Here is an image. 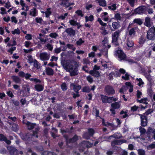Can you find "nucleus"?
<instances>
[{"mask_svg":"<svg viewBox=\"0 0 155 155\" xmlns=\"http://www.w3.org/2000/svg\"><path fill=\"white\" fill-rule=\"evenodd\" d=\"M62 65L66 71L70 72L71 76H75L78 74L76 62L65 61L62 63Z\"/></svg>","mask_w":155,"mask_h":155,"instance_id":"f257e3e1","label":"nucleus"},{"mask_svg":"<svg viewBox=\"0 0 155 155\" xmlns=\"http://www.w3.org/2000/svg\"><path fill=\"white\" fill-rule=\"evenodd\" d=\"M115 55L118 57L120 60H124L126 58V56L122 50L118 49L115 51Z\"/></svg>","mask_w":155,"mask_h":155,"instance_id":"f03ea898","label":"nucleus"},{"mask_svg":"<svg viewBox=\"0 0 155 155\" xmlns=\"http://www.w3.org/2000/svg\"><path fill=\"white\" fill-rule=\"evenodd\" d=\"M120 103L117 102H115L111 104V108L110 109V111L112 114H116L115 110L119 108L120 107Z\"/></svg>","mask_w":155,"mask_h":155,"instance_id":"7ed1b4c3","label":"nucleus"},{"mask_svg":"<svg viewBox=\"0 0 155 155\" xmlns=\"http://www.w3.org/2000/svg\"><path fill=\"white\" fill-rule=\"evenodd\" d=\"M146 37L149 40L153 41L155 39V33L153 28H150L147 31Z\"/></svg>","mask_w":155,"mask_h":155,"instance_id":"20e7f679","label":"nucleus"},{"mask_svg":"<svg viewBox=\"0 0 155 155\" xmlns=\"http://www.w3.org/2000/svg\"><path fill=\"white\" fill-rule=\"evenodd\" d=\"M30 87L28 85H26L23 87V90L20 91V95L22 97L28 96L30 94Z\"/></svg>","mask_w":155,"mask_h":155,"instance_id":"39448f33","label":"nucleus"},{"mask_svg":"<svg viewBox=\"0 0 155 155\" xmlns=\"http://www.w3.org/2000/svg\"><path fill=\"white\" fill-rule=\"evenodd\" d=\"M39 57L41 60L46 61L49 59L50 54H48L47 52H43L40 54Z\"/></svg>","mask_w":155,"mask_h":155,"instance_id":"423d86ee","label":"nucleus"},{"mask_svg":"<svg viewBox=\"0 0 155 155\" xmlns=\"http://www.w3.org/2000/svg\"><path fill=\"white\" fill-rule=\"evenodd\" d=\"M104 90L108 94L113 95L115 93L113 87L109 85H107L105 87Z\"/></svg>","mask_w":155,"mask_h":155,"instance_id":"0eeeda50","label":"nucleus"},{"mask_svg":"<svg viewBox=\"0 0 155 155\" xmlns=\"http://www.w3.org/2000/svg\"><path fill=\"white\" fill-rule=\"evenodd\" d=\"M121 32L120 30H117L114 32L112 35V42H116L117 41Z\"/></svg>","mask_w":155,"mask_h":155,"instance_id":"6e6552de","label":"nucleus"},{"mask_svg":"<svg viewBox=\"0 0 155 155\" xmlns=\"http://www.w3.org/2000/svg\"><path fill=\"white\" fill-rule=\"evenodd\" d=\"M141 119V125L143 127H145L147 125V118L146 116L143 115L139 114Z\"/></svg>","mask_w":155,"mask_h":155,"instance_id":"1a4fd4ad","label":"nucleus"},{"mask_svg":"<svg viewBox=\"0 0 155 155\" xmlns=\"http://www.w3.org/2000/svg\"><path fill=\"white\" fill-rule=\"evenodd\" d=\"M10 155H18V151L15 147L9 146L8 147Z\"/></svg>","mask_w":155,"mask_h":155,"instance_id":"9d476101","label":"nucleus"},{"mask_svg":"<svg viewBox=\"0 0 155 155\" xmlns=\"http://www.w3.org/2000/svg\"><path fill=\"white\" fill-rule=\"evenodd\" d=\"M145 7L144 6H140L136 8L134 12V14H141L144 12Z\"/></svg>","mask_w":155,"mask_h":155,"instance_id":"9b49d317","label":"nucleus"},{"mask_svg":"<svg viewBox=\"0 0 155 155\" xmlns=\"http://www.w3.org/2000/svg\"><path fill=\"white\" fill-rule=\"evenodd\" d=\"M100 96L103 103H110L111 102V101H110V99L112 98V97H108L103 94H101Z\"/></svg>","mask_w":155,"mask_h":155,"instance_id":"f8f14e48","label":"nucleus"},{"mask_svg":"<svg viewBox=\"0 0 155 155\" xmlns=\"http://www.w3.org/2000/svg\"><path fill=\"white\" fill-rule=\"evenodd\" d=\"M65 32L70 36H74L76 33L75 30L71 28H67L65 30Z\"/></svg>","mask_w":155,"mask_h":155,"instance_id":"ddd939ff","label":"nucleus"},{"mask_svg":"<svg viewBox=\"0 0 155 155\" xmlns=\"http://www.w3.org/2000/svg\"><path fill=\"white\" fill-rule=\"evenodd\" d=\"M64 137L66 139L67 142H74L77 141L78 139V136L75 135L72 139H70L68 140V137L66 135H64Z\"/></svg>","mask_w":155,"mask_h":155,"instance_id":"4468645a","label":"nucleus"},{"mask_svg":"<svg viewBox=\"0 0 155 155\" xmlns=\"http://www.w3.org/2000/svg\"><path fill=\"white\" fill-rule=\"evenodd\" d=\"M108 40L107 38H104V40L102 41V43L105 48L108 49L110 48L111 46L108 44Z\"/></svg>","mask_w":155,"mask_h":155,"instance_id":"2eb2a0df","label":"nucleus"},{"mask_svg":"<svg viewBox=\"0 0 155 155\" xmlns=\"http://www.w3.org/2000/svg\"><path fill=\"white\" fill-rule=\"evenodd\" d=\"M23 123L27 126V128L29 130L33 129L36 126L35 124L31 123L29 122H26L23 121Z\"/></svg>","mask_w":155,"mask_h":155,"instance_id":"dca6fc26","label":"nucleus"},{"mask_svg":"<svg viewBox=\"0 0 155 155\" xmlns=\"http://www.w3.org/2000/svg\"><path fill=\"white\" fill-rule=\"evenodd\" d=\"M89 73L95 77H98L100 76V73L97 71L91 70Z\"/></svg>","mask_w":155,"mask_h":155,"instance_id":"f3484780","label":"nucleus"},{"mask_svg":"<svg viewBox=\"0 0 155 155\" xmlns=\"http://www.w3.org/2000/svg\"><path fill=\"white\" fill-rule=\"evenodd\" d=\"M110 26L111 30L112 31H114L115 30L117 29L120 27V25L118 22H113L112 24V26L114 29V30L111 28L110 25Z\"/></svg>","mask_w":155,"mask_h":155,"instance_id":"a211bd4d","label":"nucleus"},{"mask_svg":"<svg viewBox=\"0 0 155 155\" xmlns=\"http://www.w3.org/2000/svg\"><path fill=\"white\" fill-rule=\"evenodd\" d=\"M39 128L38 127H35V130L33 131L32 137L35 138H38V134L39 130Z\"/></svg>","mask_w":155,"mask_h":155,"instance_id":"6ab92c4d","label":"nucleus"},{"mask_svg":"<svg viewBox=\"0 0 155 155\" xmlns=\"http://www.w3.org/2000/svg\"><path fill=\"white\" fill-rule=\"evenodd\" d=\"M70 87L73 88L74 91L76 93H78V91L81 89V86L80 85H74V84H71L70 85Z\"/></svg>","mask_w":155,"mask_h":155,"instance_id":"aec40b11","label":"nucleus"},{"mask_svg":"<svg viewBox=\"0 0 155 155\" xmlns=\"http://www.w3.org/2000/svg\"><path fill=\"white\" fill-rule=\"evenodd\" d=\"M38 12L36 8L31 9L30 11L29 15L33 17H35L37 15Z\"/></svg>","mask_w":155,"mask_h":155,"instance_id":"412c9836","label":"nucleus"},{"mask_svg":"<svg viewBox=\"0 0 155 155\" xmlns=\"http://www.w3.org/2000/svg\"><path fill=\"white\" fill-rule=\"evenodd\" d=\"M122 137L121 135L119 133H115L114 134L108 137V139H110L111 137H113L115 138L119 139Z\"/></svg>","mask_w":155,"mask_h":155,"instance_id":"4be33fe9","label":"nucleus"},{"mask_svg":"<svg viewBox=\"0 0 155 155\" xmlns=\"http://www.w3.org/2000/svg\"><path fill=\"white\" fill-rule=\"evenodd\" d=\"M11 78L13 80V81L16 83H20L21 82V79L17 76H12Z\"/></svg>","mask_w":155,"mask_h":155,"instance_id":"5701e85b","label":"nucleus"},{"mask_svg":"<svg viewBox=\"0 0 155 155\" xmlns=\"http://www.w3.org/2000/svg\"><path fill=\"white\" fill-rule=\"evenodd\" d=\"M144 25L148 27L151 26L150 19L148 17H146L145 19Z\"/></svg>","mask_w":155,"mask_h":155,"instance_id":"b1692460","label":"nucleus"},{"mask_svg":"<svg viewBox=\"0 0 155 155\" xmlns=\"http://www.w3.org/2000/svg\"><path fill=\"white\" fill-rule=\"evenodd\" d=\"M46 72L47 74L49 75H53L54 74L53 70L50 68H46Z\"/></svg>","mask_w":155,"mask_h":155,"instance_id":"393cba45","label":"nucleus"},{"mask_svg":"<svg viewBox=\"0 0 155 155\" xmlns=\"http://www.w3.org/2000/svg\"><path fill=\"white\" fill-rule=\"evenodd\" d=\"M35 88L37 91H41L43 90V87L41 85L37 84L35 86Z\"/></svg>","mask_w":155,"mask_h":155,"instance_id":"a878e982","label":"nucleus"},{"mask_svg":"<svg viewBox=\"0 0 155 155\" xmlns=\"http://www.w3.org/2000/svg\"><path fill=\"white\" fill-rule=\"evenodd\" d=\"M100 29L101 30V33L102 35H105L108 34V32L105 29L104 27H101L100 28Z\"/></svg>","mask_w":155,"mask_h":155,"instance_id":"bb28decb","label":"nucleus"},{"mask_svg":"<svg viewBox=\"0 0 155 155\" xmlns=\"http://www.w3.org/2000/svg\"><path fill=\"white\" fill-rule=\"evenodd\" d=\"M69 22L71 25L72 26H75L76 25L78 26L79 25V23L77 22L76 21L72 19L70 20Z\"/></svg>","mask_w":155,"mask_h":155,"instance_id":"cd10ccee","label":"nucleus"},{"mask_svg":"<svg viewBox=\"0 0 155 155\" xmlns=\"http://www.w3.org/2000/svg\"><path fill=\"white\" fill-rule=\"evenodd\" d=\"M51 8H49L47 9L46 11H45V17L46 18H48L51 14Z\"/></svg>","mask_w":155,"mask_h":155,"instance_id":"c85d7f7f","label":"nucleus"},{"mask_svg":"<svg viewBox=\"0 0 155 155\" xmlns=\"http://www.w3.org/2000/svg\"><path fill=\"white\" fill-rule=\"evenodd\" d=\"M127 45L129 47H132L134 45V43L131 39H127Z\"/></svg>","mask_w":155,"mask_h":155,"instance_id":"c756f323","label":"nucleus"},{"mask_svg":"<svg viewBox=\"0 0 155 155\" xmlns=\"http://www.w3.org/2000/svg\"><path fill=\"white\" fill-rule=\"evenodd\" d=\"M85 22H87L88 21H92L94 20V17L92 15H91L89 16H86L85 17Z\"/></svg>","mask_w":155,"mask_h":155,"instance_id":"7c9ffc66","label":"nucleus"},{"mask_svg":"<svg viewBox=\"0 0 155 155\" xmlns=\"http://www.w3.org/2000/svg\"><path fill=\"white\" fill-rule=\"evenodd\" d=\"M119 140H115L111 143V145L112 147H114L117 145H120Z\"/></svg>","mask_w":155,"mask_h":155,"instance_id":"2f4dec72","label":"nucleus"},{"mask_svg":"<svg viewBox=\"0 0 155 155\" xmlns=\"http://www.w3.org/2000/svg\"><path fill=\"white\" fill-rule=\"evenodd\" d=\"M34 67L38 69L40 68L41 67L40 64L36 60H35L34 61Z\"/></svg>","mask_w":155,"mask_h":155,"instance_id":"473e14b6","label":"nucleus"},{"mask_svg":"<svg viewBox=\"0 0 155 155\" xmlns=\"http://www.w3.org/2000/svg\"><path fill=\"white\" fill-rule=\"evenodd\" d=\"M61 87L63 91H65L67 89V86L65 83H63L61 85Z\"/></svg>","mask_w":155,"mask_h":155,"instance_id":"72a5a7b5","label":"nucleus"},{"mask_svg":"<svg viewBox=\"0 0 155 155\" xmlns=\"http://www.w3.org/2000/svg\"><path fill=\"white\" fill-rule=\"evenodd\" d=\"M147 98H144L143 99H141L140 100H137V101L138 102H140V103H143L146 104H148L147 102Z\"/></svg>","mask_w":155,"mask_h":155,"instance_id":"f704fd0d","label":"nucleus"},{"mask_svg":"<svg viewBox=\"0 0 155 155\" xmlns=\"http://www.w3.org/2000/svg\"><path fill=\"white\" fill-rule=\"evenodd\" d=\"M102 123L105 126H111V127H113L114 126V125L113 124L110 123L108 122L105 123V122L104 120L102 121Z\"/></svg>","mask_w":155,"mask_h":155,"instance_id":"c9c22d12","label":"nucleus"},{"mask_svg":"<svg viewBox=\"0 0 155 155\" xmlns=\"http://www.w3.org/2000/svg\"><path fill=\"white\" fill-rule=\"evenodd\" d=\"M155 132V129L150 127H149L147 129V133L148 134H150L151 133H152L153 134Z\"/></svg>","mask_w":155,"mask_h":155,"instance_id":"e433bc0d","label":"nucleus"},{"mask_svg":"<svg viewBox=\"0 0 155 155\" xmlns=\"http://www.w3.org/2000/svg\"><path fill=\"white\" fill-rule=\"evenodd\" d=\"M135 31L134 28H132L130 29L129 31V35L130 36L134 35L135 33Z\"/></svg>","mask_w":155,"mask_h":155,"instance_id":"4c0bfd02","label":"nucleus"},{"mask_svg":"<svg viewBox=\"0 0 155 155\" xmlns=\"http://www.w3.org/2000/svg\"><path fill=\"white\" fill-rule=\"evenodd\" d=\"M147 148L148 150H151L155 148V142H153L152 144L147 146Z\"/></svg>","mask_w":155,"mask_h":155,"instance_id":"58836bf2","label":"nucleus"},{"mask_svg":"<svg viewBox=\"0 0 155 155\" xmlns=\"http://www.w3.org/2000/svg\"><path fill=\"white\" fill-rule=\"evenodd\" d=\"M98 3L101 6L104 7L106 5V3L105 0H101Z\"/></svg>","mask_w":155,"mask_h":155,"instance_id":"ea45409f","label":"nucleus"},{"mask_svg":"<svg viewBox=\"0 0 155 155\" xmlns=\"http://www.w3.org/2000/svg\"><path fill=\"white\" fill-rule=\"evenodd\" d=\"M139 130L140 133V136L144 134L146 132V129L142 127H140Z\"/></svg>","mask_w":155,"mask_h":155,"instance_id":"a19ab883","label":"nucleus"},{"mask_svg":"<svg viewBox=\"0 0 155 155\" xmlns=\"http://www.w3.org/2000/svg\"><path fill=\"white\" fill-rule=\"evenodd\" d=\"M134 22L139 25H141L143 23L142 21L140 19H135L134 20Z\"/></svg>","mask_w":155,"mask_h":155,"instance_id":"79ce46f5","label":"nucleus"},{"mask_svg":"<svg viewBox=\"0 0 155 155\" xmlns=\"http://www.w3.org/2000/svg\"><path fill=\"white\" fill-rule=\"evenodd\" d=\"M82 62L83 64H89L90 63L88 58H84L83 59Z\"/></svg>","mask_w":155,"mask_h":155,"instance_id":"37998d69","label":"nucleus"},{"mask_svg":"<svg viewBox=\"0 0 155 155\" xmlns=\"http://www.w3.org/2000/svg\"><path fill=\"white\" fill-rule=\"evenodd\" d=\"M82 143L85 144L86 146L87 147H91L93 144V143H90L88 141H83Z\"/></svg>","mask_w":155,"mask_h":155,"instance_id":"c03bdc74","label":"nucleus"},{"mask_svg":"<svg viewBox=\"0 0 155 155\" xmlns=\"http://www.w3.org/2000/svg\"><path fill=\"white\" fill-rule=\"evenodd\" d=\"M138 155H145V152L144 150L140 149L138 150Z\"/></svg>","mask_w":155,"mask_h":155,"instance_id":"a18cd8bd","label":"nucleus"},{"mask_svg":"<svg viewBox=\"0 0 155 155\" xmlns=\"http://www.w3.org/2000/svg\"><path fill=\"white\" fill-rule=\"evenodd\" d=\"M108 8L109 9H111L112 10L114 11L116 9L117 7L115 4H113L111 6H108Z\"/></svg>","mask_w":155,"mask_h":155,"instance_id":"49530a36","label":"nucleus"},{"mask_svg":"<svg viewBox=\"0 0 155 155\" xmlns=\"http://www.w3.org/2000/svg\"><path fill=\"white\" fill-rule=\"evenodd\" d=\"M43 155H56L55 153L45 151L43 153Z\"/></svg>","mask_w":155,"mask_h":155,"instance_id":"de8ad7c7","label":"nucleus"},{"mask_svg":"<svg viewBox=\"0 0 155 155\" xmlns=\"http://www.w3.org/2000/svg\"><path fill=\"white\" fill-rule=\"evenodd\" d=\"M49 35L51 37L54 38H56L58 36V34L56 33H51Z\"/></svg>","mask_w":155,"mask_h":155,"instance_id":"09e8293b","label":"nucleus"},{"mask_svg":"<svg viewBox=\"0 0 155 155\" xmlns=\"http://www.w3.org/2000/svg\"><path fill=\"white\" fill-rule=\"evenodd\" d=\"M128 2L130 4V5L132 7H133L134 5V3L135 2V0H127Z\"/></svg>","mask_w":155,"mask_h":155,"instance_id":"8fccbe9b","label":"nucleus"},{"mask_svg":"<svg viewBox=\"0 0 155 155\" xmlns=\"http://www.w3.org/2000/svg\"><path fill=\"white\" fill-rule=\"evenodd\" d=\"M98 21L99 22L101 25L103 27L106 26L107 25V24L106 23H104L103 21L101 20L99 18L98 19Z\"/></svg>","mask_w":155,"mask_h":155,"instance_id":"3c124183","label":"nucleus"},{"mask_svg":"<svg viewBox=\"0 0 155 155\" xmlns=\"http://www.w3.org/2000/svg\"><path fill=\"white\" fill-rule=\"evenodd\" d=\"M46 47L48 50L50 51H52L53 49V46L49 43H48L47 45H46Z\"/></svg>","mask_w":155,"mask_h":155,"instance_id":"603ef678","label":"nucleus"},{"mask_svg":"<svg viewBox=\"0 0 155 155\" xmlns=\"http://www.w3.org/2000/svg\"><path fill=\"white\" fill-rule=\"evenodd\" d=\"M136 80L138 82V84L139 86H140L142 85H143L144 84L141 78H137Z\"/></svg>","mask_w":155,"mask_h":155,"instance_id":"864d4df0","label":"nucleus"},{"mask_svg":"<svg viewBox=\"0 0 155 155\" xmlns=\"http://www.w3.org/2000/svg\"><path fill=\"white\" fill-rule=\"evenodd\" d=\"M90 88L88 87H85L83 89V91L88 93L90 91Z\"/></svg>","mask_w":155,"mask_h":155,"instance_id":"5fc2aeb1","label":"nucleus"},{"mask_svg":"<svg viewBox=\"0 0 155 155\" xmlns=\"http://www.w3.org/2000/svg\"><path fill=\"white\" fill-rule=\"evenodd\" d=\"M88 133L91 136H92L94 133V131L93 129L90 128L88 129Z\"/></svg>","mask_w":155,"mask_h":155,"instance_id":"6e6d98bb","label":"nucleus"},{"mask_svg":"<svg viewBox=\"0 0 155 155\" xmlns=\"http://www.w3.org/2000/svg\"><path fill=\"white\" fill-rule=\"evenodd\" d=\"M36 22L37 23H39L40 24H41L43 20L41 18H36L35 19Z\"/></svg>","mask_w":155,"mask_h":155,"instance_id":"4d7b16f0","label":"nucleus"},{"mask_svg":"<svg viewBox=\"0 0 155 155\" xmlns=\"http://www.w3.org/2000/svg\"><path fill=\"white\" fill-rule=\"evenodd\" d=\"M153 112V110L152 109H150L148 110L145 113L143 114V115L145 116H147L151 113Z\"/></svg>","mask_w":155,"mask_h":155,"instance_id":"13d9d810","label":"nucleus"},{"mask_svg":"<svg viewBox=\"0 0 155 155\" xmlns=\"http://www.w3.org/2000/svg\"><path fill=\"white\" fill-rule=\"evenodd\" d=\"M12 34L13 35H15V34H19L20 33V30L17 28V29H15L14 31H12Z\"/></svg>","mask_w":155,"mask_h":155,"instance_id":"bf43d9fd","label":"nucleus"},{"mask_svg":"<svg viewBox=\"0 0 155 155\" xmlns=\"http://www.w3.org/2000/svg\"><path fill=\"white\" fill-rule=\"evenodd\" d=\"M84 42V41L82 40L81 38H80L76 42V44L78 45H80Z\"/></svg>","mask_w":155,"mask_h":155,"instance_id":"052dcab7","label":"nucleus"},{"mask_svg":"<svg viewBox=\"0 0 155 155\" xmlns=\"http://www.w3.org/2000/svg\"><path fill=\"white\" fill-rule=\"evenodd\" d=\"M129 75L127 73H126L124 76H122V78L124 80H128L129 79Z\"/></svg>","mask_w":155,"mask_h":155,"instance_id":"680f3d73","label":"nucleus"},{"mask_svg":"<svg viewBox=\"0 0 155 155\" xmlns=\"http://www.w3.org/2000/svg\"><path fill=\"white\" fill-rule=\"evenodd\" d=\"M75 13L78 16H80L81 17H83V14L82 13V11L81 10H77L75 12Z\"/></svg>","mask_w":155,"mask_h":155,"instance_id":"e2e57ef3","label":"nucleus"},{"mask_svg":"<svg viewBox=\"0 0 155 155\" xmlns=\"http://www.w3.org/2000/svg\"><path fill=\"white\" fill-rule=\"evenodd\" d=\"M68 15V13H65L64 15H61L59 17V18L60 19H61L62 20L64 19Z\"/></svg>","mask_w":155,"mask_h":155,"instance_id":"0e129e2a","label":"nucleus"},{"mask_svg":"<svg viewBox=\"0 0 155 155\" xmlns=\"http://www.w3.org/2000/svg\"><path fill=\"white\" fill-rule=\"evenodd\" d=\"M89 58H94L95 57V53L94 52H91L88 54Z\"/></svg>","mask_w":155,"mask_h":155,"instance_id":"69168bd1","label":"nucleus"},{"mask_svg":"<svg viewBox=\"0 0 155 155\" xmlns=\"http://www.w3.org/2000/svg\"><path fill=\"white\" fill-rule=\"evenodd\" d=\"M61 51L60 48H55L54 50V52L56 54H58L60 53Z\"/></svg>","mask_w":155,"mask_h":155,"instance_id":"338daca9","label":"nucleus"},{"mask_svg":"<svg viewBox=\"0 0 155 155\" xmlns=\"http://www.w3.org/2000/svg\"><path fill=\"white\" fill-rule=\"evenodd\" d=\"M87 81L90 83H91L93 81V79L90 76L87 77Z\"/></svg>","mask_w":155,"mask_h":155,"instance_id":"774afa93","label":"nucleus"}]
</instances>
